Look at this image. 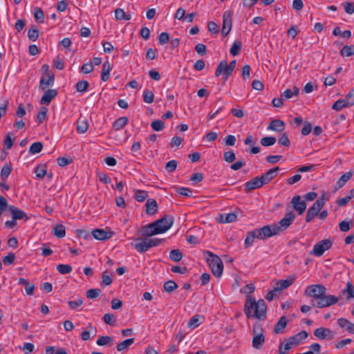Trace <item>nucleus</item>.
<instances>
[{"mask_svg":"<svg viewBox=\"0 0 354 354\" xmlns=\"http://www.w3.org/2000/svg\"><path fill=\"white\" fill-rule=\"evenodd\" d=\"M53 234L57 238H63L66 234L65 227L62 224L57 225L53 228Z\"/></svg>","mask_w":354,"mask_h":354,"instance_id":"nucleus-41","label":"nucleus"},{"mask_svg":"<svg viewBox=\"0 0 354 354\" xmlns=\"http://www.w3.org/2000/svg\"><path fill=\"white\" fill-rule=\"evenodd\" d=\"M337 323L341 328H346L349 333H354V324L345 318H339Z\"/></svg>","mask_w":354,"mask_h":354,"instance_id":"nucleus-30","label":"nucleus"},{"mask_svg":"<svg viewBox=\"0 0 354 354\" xmlns=\"http://www.w3.org/2000/svg\"><path fill=\"white\" fill-rule=\"evenodd\" d=\"M8 209L10 212L14 220L17 221L21 219L27 221L28 219L27 214L23 210L17 208V207L14 205H9Z\"/></svg>","mask_w":354,"mask_h":354,"instance_id":"nucleus-19","label":"nucleus"},{"mask_svg":"<svg viewBox=\"0 0 354 354\" xmlns=\"http://www.w3.org/2000/svg\"><path fill=\"white\" fill-rule=\"evenodd\" d=\"M203 256L209 267L211 268L212 274L216 277H220L223 271V264L221 258L208 250L203 251Z\"/></svg>","mask_w":354,"mask_h":354,"instance_id":"nucleus-2","label":"nucleus"},{"mask_svg":"<svg viewBox=\"0 0 354 354\" xmlns=\"http://www.w3.org/2000/svg\"><path fill=\"white\" fill-rule=\"evenodd\" d=\"M136 200L138 202H143L148 197V192L145 190L137 189L134 196Z\"/></svg>","mask_w":354,"mask_h":354,"instance_id":"nucleus-45","label":"nucleus"},{"mask_svg":"<svg viewBox=\"0 0 354 354\" xmlns=\"http://www.w3.org/2000/svg\"><path fill=\"white\" fill-rule=\"evenodd\" d=\"M43 148V145L40 142H35L32 143L29 149V153L30 154H36L39 153Z\"/></svg>","mask_w":354,"mask_h":354,"instance_id":"nucleus-47","label":"nucleus"},{"mask_svg":"<svg viewBox=\"0 0 354 354\" xmlns=\"http://www.w3.org/2000/svg\"><path fill=\"white\" fill-rule=\"evenodd\" d=\"M254 239H258L257 233L255 230L248 232L246 235V238L244 241L245 248H248L254 242Z\"/></svg>","mask_w":354,"mask_h":354,"instance_id":"nucleus-34","label":"nucleus"},{"mask_svg":"<svg viewBox=\"0 0 354 354\" xmlns=\"http://www.w3.org/2000/svg\"><path fill=\"white\" fill-rule=\"evenodd\" d=\"M326 292V288L322 284L310 285L306 287L304 293L306 296L315 299L317 301Z\"/></svg>","mask_w":354,"mask_h":354,"instance_id":"nucleus-5","label":"nucleus"},{"mask_svg":"<svg viewBox=\"0 0 354 354\" xmlns=\"http://www.w3.org/2000/svg\"><path fill=\"white\" fill-rule=\"evenodd\" d=\"M55 77L53 73H48L47 75H42L39 82V88L45 91L48 86H52L54 84Z\"/></svg>","mask_w":354,"mask_h":354,"instance_id":"nucleus-16","label":"nucleus"},{"mask_svg":"<svg viewBox=\"0 0 354 354\" xmlns=\"http://www.w3.org/2000/svg\"><path fill=\"white\" fill-rule=\"evenodd\" d=\"M112 68V65L109 61L104 62L102 69L101 71V79L103 82H106L110 77V71Z\"/></svg>","mask_w":354,"mask_h":354,"instance_id":"nucleus-27","label":"nucleus"},{"mask_svg":"<svg viewBox=\"0 0 354 354\" xmlns=\"http://www.w3.org/2000/svg\"><path fill=\"white\" fill-rule=\"evenodd\" d=\"M12 168L10 163L6 164L1 168V174H0V177H1V180L5 181L8 178V177L9 176V175L10 174V173L12 171Z\"/></svg>","mask_w":354,"mask_h":354,"instance_id":"nucleus-36","label":"nucleus"},{"mask_svg":"<svg viewBox=\"0 0 354 354\" xmlns=\"http://www.w3.org/2000/svg\"><path fill=\"white\" fill-rule=\"evenodd\" d=\"M146 214L148 215H153L158 211V203L155 199H148L145 204Z\"/></svg>","mask_w":354,"mask_h":354,"instance_id":"nucleus-25","label":"nucleus"},{"mask_svg":"<svg viewBox=\"0 0 354 354\" xmlns=\"http://www.w3.org/2000/svg\"><path fill=\"white\" fill-rule=\"evenodd\" d=\"M267 129L277 132H282L285 129V123L279 119L272 120Z\"/></svg>","mask_w":354,"mask_h":354,"instance_id":"nucleus-24","label":"nucleus"},{"mask_svg":"<svg viewBox=\"0 0 354 354\" xmlns=\"http://www.w3.org/2000/svg\"><path fill=\"white\" fill-rule=\"evenodd\" d=\"M285 344H281L279 348V354H288V351L292 347L291 344L287 340H284Z\"/></svg>","mask_w":354,"mask_h":354,"instance_id":"nucleus-60","label":"nucleus"},{"mask_svg":"<svg viewBox=\"0 0 354 354\" xmlns=\"http://www.w3.org/2000/svg\"><path fill=\"white\" fill-rule=\"evenodd\" d=\"M113 343V339L111 336H101L100 337L96 342V344L98 346H112Z\"/></svg>","mask_w":354,"mask_h":354,"instance_id":"nucleus-35","label":"nucleus"},{"mask_svg":"<svg viewBox=\"0 0 354 354\" xmlns=\"http://www.w3.org/2000/svg\"><path fill=\"white\" fill-rule=\"evenodd\" d=\"M344 100L347 103V106L349 107L354 105V88L351 90L346 95Z\"/></svg>","mask_w":354,"mask_h":354,"instance_id":"nucleus-63","label":"nucleus"},{"mask_svg":"<svg viewBox=\"0 0 354 354\" xmlns=\"http://www.w3.org/2000/svg\"><path fill=\"white\" fill-rule=\"evenodd\" d=\"M299 93V89L297 86H294L292 90L291 89H286L283 91V93L281 94V96L283 97L285 99H290L294 95H298Z\"/></svg>","mask_w":354,"mask_h":354,"instance_id":"nucleus-39","label":"nucleus"},{"mask_svg":"<svg viewBox=\"0 0 354 354\" xmlns=\"http://www.w3.org/2000/svg\"><path fill=\"white\" fill-rule=\"evenodd\" d=\"M47 111H48V109L44 106L41 107L39 109V111L37 115V119L39 124L42 123L43 121L46 119Z\"/></svg>","mask_w":354,"mask_h":354,"instance_id":"nucleus-58","label":"nucleus"},{"mask_svg":"<svg viewBox=\"0 0 354 354\" xmlns=\"http://www.w3.org/2000/svg\"><path fill=\"white\" fill-rule=\"evenodd\" d=\"M88 124L85 120L77 121V131L79 133H84L88 130Z\"/></svg>","mask_w":354,"mask_h":354,"instance_id":"nucleus-53","label":"nucleus"},{"mask_svg":"<svg viewBox=\"0 0 354 354\" xmlns=\"http://www.w3.org/2000/svg\"><path fill=\"white\" fill-rule=\"evenodd\" d=\"M34 18L36 21L43 23L44 21V12L40 8H35L34 10Z\"/></svg>","mask_w":354,"mask_h":354,"instance_id":"nucleus-50","label":"nucleus"},{"mask_svg":"<svg viewBox=\"0 0 354 354\" xmlns=\"http://www.w3.org/2000/svg\"><path fill=\"white\" fill-rule=\"evenodd\" d=\"M143 100L145 102L151 104L154 100V94L151 91L145 90L143 92Z\"/></svg>","mask_w":354,"mask_h":354,"instance_id":"nucleus-51","label":"nucleus"},{"mask_svg":"<svg viewBox=\"0 0 354 354\" xmlns=\"http://www.w3.org/2000/svg\"><path fill=\"white\" fill-rule=\"evenodd\" d=\"M178 285L174 281H168L164 283V290L167 292H171L177 289Z\"/></svg>","mask_w":354,"mask_h":354,"instance_id":"nucleus-54","label":"nucleus"},{"mask_svg":"<svg viewBox=\"0 0 354 354\" xmlns=\"http://www.w3.org/2000/svg\"><path fill=\"white\" fill-rule=\"evenodd\" d=\"M264 185L261 176H257L252 180L248 181L245 184V190L250 192L255 189L260 188Z\"/></svg>","mask_w":354,"mask_h":354,"instance_id":"nucleus-18","label":"nucleus"},{"mask_svg":"<svg viewBox=\"0 0 354 354\" xmlns=\"http://www.w3.org/2000/svg\"><path fill=\"white\" fill-rule=\"evenodd\" d=\"M223 159L227 162H232L236 159L235 153L232 150L226 151L223 153Z\"/></svg>","mask_w":354,"mask_h":354,"instance_id":"nucleus-64","label":"nucleus"},{"mask_svg":"<svg viewBox=\"0 0 354 354\" xmlns=\"http://www.w3.org/2000/svg\"><path fill=\"white\" fill-rule=\"evenodd\" d=\"M288 322L285 316L280 317L279 320L277 322L274 328V332L277 334L283 333L284 328L286 327Z\"/></svg>","mask_w":354,"mask_h":354,"instance_id":"nucleus-32","label":"nucleus"},{"mask_svg":"<svg viewBox=\"0 0 354 354\" xmlns=\"http://www.w3.org/2000/svg\"><path fill=\"white\" fill-rule=\"evenodd\" d=\"M101 293V290L99 288L90 289L86 292V297L90 299L97 298Z\"/></svg>","mask_w":354,"mask_h":354,"instance_id":"nucleus-61","label":"nucleus"},{"mask_svg":"<svg viewBox=\"0 0 354 354\" xmlns=\"http://www.w3.org/2000/svg\"><path fill=\"white\" fill-rule=\"evenodd\" d=\"M57 95V91L55 89L46 90L41 98V104L48 105L52 100Z\"/></svg>","mask_w":354,"mask_h":354,"instance_id":"nucleus-23","label":"nucleus"},{"mask_svg":"<svg viewBox=\"0 0 354 354\" xmlns=\"http://www.w3.org/2000/svg\"><path fill=\"white\" fill-rule=\"evenodd\" d=\"M241 49V43L240 41H234L230 49V53L233 56L237 55Z\"/></svg>","mask_w":354,"mask_h":354,"instance_id":"nucleus-55","label":"nucleus"},{"mask_svg":"<svg viewBox=\"0 0 354 354\" xmlns=\"http://www.w3.org/2000/svg\"><path fill=\"white\" fill-rule=\"evenodd\" d=\"M277 229L274 225H268L263 227L257 228L255 230L257 233L258 239L263 240L279 234Z\"/></svg>","mask_w":354,"mask_h":354,"instance_id":"nucleus-6","label":"nucleus"},{"mask_svg":"<svg viewBox=\"0 0 354 354\" xmlns=\"http://www.w3.org/2000/svg\"><path fill=\"white\" fill-rule=\"evenodd\" d=\"M279 169H280L279 167H275L269 169L265 174H262L261 178L263 184H268L272 180H273L277 176Z\"/></svg>","mask_w":354,"mask_h":354,"instance_id":"nucleus-21","label":"nucleus"},{"mask_svg":"<svg viewBox=\"0 0 354 354\" xmlns=\"http://www.w3.org/2000/svg\"><path fill=\"white\" fill-rule=\"evenodd\" d=\"M18 284L24 286L27 295H32L34 294L35 286L30 283L27 279L24 278H19L18 280Z\"/></svg>","mask_w":354,"mask_h":354,"instance_id":"nucleus-29","label":"nucleus"},{"mask_svg":"<svg viewBox=\"0 0 354 354\" xmlns=\"http://www.w3.org/2000/svg\"><path fill=\"white\" fill-rule=\"evenodd\" d=\"M169 258L174 262H179L183 258V253L178 249L172 250L170 251Z\"/></svg>","mask_w":354,"mask_h":354,"instance_id":"nucleus-40","label":"nucleus"},{"mask_svg":"<svg viewBox=\"0 0 354 354\" xmlns=\"http://www.w3.org/2000/svg\"><path fill=\"white\" fill-rule=\"evenodd\" d=\"M325 195L326 193L323 192L322 196H319L315 203L308 209L305 218L306 222H311L315 216H318L319 212L325 205Z\"/></svg>","mask_w":354,"mask_h":354,"instance_id":"nucleus-3","label":"nucleus"},{"mask_svg":"<svg viewBox=\"0 0 354 354\" xmlns=\"http://www.w3.org/2000/svg\"><path fill=\"white\" fill-rule=\"evenodd\" d=\"M252 333V347L255 349L261 348L265 343V336L263 333L262 328L261 327L257 328L256 326H254Z\"/></svg>","mask_w":354,"mask_h":354,"instance_id":"nucleus-8","label":"nucleus"},{"mask_svg":"<svg viewBox=\"0 0 354 354\" xmlns=\"http://www.w3.org/2000/svg\"><path fill=\"white\" fill-rule=\"evenodd\" d=\"M278 142L280 145L284 146V147H289L290 145V140L288 138V135L284 133L281 135L278 140Z\"/></svg>","mask_w":354,"mask_h":354,"instance_id":"nucleus-62","label":"nucleus"},{"mask_svg":"<svg viewBox=\"0 0 354 354\" xmlns=\"http://www.w3.org/2000/svg\"><path fill=\"white\" fill-rule=\"evenodd\" d=\"M277 141L276 138L269 136V137H263L261 139L260 143L261 145L264 147H270L273 145Z\"/></svg>","mask_w":354,"mask_h":354,"instance_id":"nucleus-48","label":"nucleus"},{"mask_svg":"<svg viewBox=\"0 0 354 354\" xmlns=\"http://www.w3.org/2000/svg\"><path fill=\"white\" fill-rule=\"evenodd\" d=\"M35 172L37 178H43L46 174V166L45 165L37 166Z\"/></svg>","mask_w":354,"mask_h":354,"instance_id":"nucleus-56","label":"nucleus"},{"mask_svg":"<svg viewBox=\"0 0 354 354\" xmlns=\"http://www.w3.org/2000/svg\"><path fill=\"white\" fill-rule=\"evenodd\" d=\"M332 241L327 239L317 242L313 247L310 254L317 257L322 256L324 252L329 250L332 246Z\"/></svg>","mask_w":354,"mask_h":354,"instance_id":"nucleus-7","label":"nucleus"},{"mask_svg":"<svg viewBox=\"0 0 354 354\" xmlns=\"http://www.w3.org/2000/svg\"><path fill=\"white\" fill-rule=\"evenodd\" d=\"M353 174L351 171L346 172L338 179L335 186V190L337 191L342 188L351 179Z\"/></svg>","mask_w":354,"mask_h":354,"instance_id":"nucleus-28","label":"nucleus"},{"mask_svg":"<svg viewBox=\"0 0 354 354\" xmlns=\"http://www.w3.org/2000/svg\"><path fill=\"white\" fill-rule=\"evenodd\" d=\"M314 335L319 339H332L334 338L335 333L329 328L319 327L314 330Z\"/></svg>","mask_w":354,"mask_h":354,"instance_id":"nucleus-12","label":"nucleus"},{"mask_svg":"<svg viewBox=\"0 0 354 354\" xmlns=\"http://www.w3.org/2000/svg\"><path fill=\"white\" fill-rule=\"evenodd\" d=\"M28 39L32 41H35L38 39L39 30L35 26H32V28L29 29L28 32Z\"/></svg>","mask_w":354,"mask_h":354,"instance_id":"nucleus-44","label":"nucleus"},{"mask_svg":"<svg viewBox=\"0 0 354 354\" xmlns=\"http://www.w3.org/2000/svg\"><path fill=\"white\" fill-rule=\"evenodd\" d=\"M89 83L86 80L79 81L76 85L75 88L77 92L84 93L88 90Z\"/></svg>","mask_w":354,"mask_h":354,"instance_id":"nucleus-42","label":"nucleus"},{"mask_svg":"<svg viewBox=\"0 0 354 354\" xmlns=\"http://www.w3.org/2000/svg\"><path fill=\"white\" fill-rule=\"evenodd\" d=\"M295 218V214L292 212H287L285 216L277 224L274 225L277 229L278 233L286 230L294 221Z\"/></svg>","mask_w":354,"mask_h":354,"instance_id":"nucleus-9","label":"nucleus"},{"mask_svg":"<svg viewBox=\"0 0 354 354\" xmlns=\"http://www.w3.org/2000/svg\"><path fill=\"white\" fill-rule=\"evenodd\" d=\"M151 128L156 131H162L165 127V123L160 120H156L151 124Z\"/></svg>","mask_w":354,"mask_h":354,"instance_id":"nucleus-59","label":"nucleus"},{"mask_svg":"<svg viewBox=\"0 0 354 354\" xmlns=\"http://www.w3.org/2000/svg\"><path fill=\"white\" fill-rule=\"evenodd\" d=\"M342 295H345L348 300L354 298V286L351 282L348 281L346 284V288L341 291Z\"/></svg>","mask_w":354,"mask_h":354,"instance_id":"nucleus-31","label":"nucleus"},{"mask_svg":"<svg viewBox=\"0 0 354 354\" xmlns=\"http://www.w3.org/2000/svg\"><path fill=\"white\" fill-rule=\"evenodd\" d=\"M160 220H162V223L158 224L160 229H163L164 227H168V230L171 228L174 223V218L171 215H165L164 217L161 218Z\"/></svg>","mask_w":354,"mask_h":354,"instance_id":"nucleus-33","label":"nucleus"},{"mask_svg":"<svg viewBox=\"0 0 354 354\" xmlns=\"http://www.w3.org/2000/svg\"><path fill=\"white\" fill-rule=\"evenodd\" d=\"M134 342V338H130L125 339L117 345V351H122L125 349H127L129 346H130Z\"/></svg>","mask_w":354,"mask_h":354,"instance_id":"nucleus-38","label":"nucleus"},{"mask_svg":"<svg viewBox=\"0 0 354 354\" xmlns=\"http://www.w3.org/2000/svg\"><path fill=\"white\" fill-rule=\"evenodd\" d=\"M175 190L177 194L183 196H190L192 194V189L187 187H176Z\"/></svg>","mask_w":354,"mask_h":354,"instance_id":"nucleus-52","label":"nucleus"},{"mask_svg":"<svg viewBox=\"0 0 354 354\" xmlns=\"http://www.w3.org/2000/svg\"><path fill=\"white\" fill-rule=\"evenodd\" d=\"M72 270V267L68 264H59L57 266V270L62 274H68Z\"/></svg>","mask_w":354,"mask_h":354,"instance_id":"nucleus-49","label":"nucleus"},{"mask_svg":"<svg viewBox=\"0 0 354 354\" xmlns=\"http://www.w3.org/2000/svg\"><path fill=\"white\" fill-rule=\"evenodd\" d=\"M127 122L128 118L127 117H120L114 122L113 127L115 130L118 131L122 129Z\"/></svg>","mask_w":354,"mask_h":354,"instance_id":"nucleus-37","label":"nucleus"},{"mask_svg":"<svg viewBox=\"0 0 354 354\" xmlns=\"http://www.w3.org/2000/svg\"><path fill=\"white\" fill-rule=\"evenodd\" d=\"M295 277L288 276L286 279L279 280L274 283V290L281 291L290 286L295 281Z\"/></svg>","mask_w":354,"mask_h":354,"instance_id":"nucleus-17","label":"nucleus"},{"mask_svg":"<svg viewBox=\"0 0 354 354\" xmlns=\"http://www.w3.org/2000/svg\"><path fill=\"white\" fill-rule=\"evenodd\" d=\"M349 106H347V103L344 100V99H339L337 100L332 106V109L335 111H340L344 108H348Z\"/></svg>","mask_w":354,"mask_h":354,"instance_id":"nucleus-43","label":"nucleus"},{"mask_svg":"<svg viewBox=\"0 0 354 354\" xmlns=\"http://www.w3.org/2000/svg\"><path fill=\"white\" fill-rule=\"evenodd\" d=\"M339 301V298L331 295H323L317 301L316 306L320 308H326L336 304Z\"/></svg>","mask_w":354,"mask_h":354,"instance_id":"nucleus-10","label":"nucleus"},{"mask_svg":"<svg viewBox=\"0 0 354 354\" xmlns=\"http://www.w3.org/2000/svg\"><path fill=\"white\" fill-rule=\"evenodd\" d=\"M134 241L136 243L133 245L136 250L140 253H145L150 247L149 245V243L147 239H141L139 238L135 239Z\"/></svg>","mask_w":354,"mask_h":354,"instance_id":"nucleus-22","label":"nucleus"},{"mask_svg":"<svg viewBox=\"0 0 354 354\" xmlns=\"http://www.w3.org/2000/svg\"><path fill=\"white\" fill-rule=\"evenodd\" d=\"M293 208L298 212L299 215H301L306 209V203L305 201H301L299 195L294 196L291 200Z\"/></svg>","mask_w":354,"mask_h":354,"instance_id":"nucleus-15","label":"nucleus"},{"mask_svg":"<svg viewBox=\"0 0 354 354\" xmlns=\"http://www.w3.org/2000/svg\"><path fill=\"white\" fill-rule=\"evenodd\" d=\"M342 57H350L354 55V46H344L340 50Z\"/></svg>","mask_w":354,"mask_h":354,"instance_id":"nucleus-46","label":"nucleus"},{"mask_svg":"<svg viewBox=\"0 0 354 354\" xmlns=\"http://www.w3.org/2000/svg\"><path fill=\"white\" fill-rule=\"evenodd\" d=\"M160 223H162V220H156L151 223L143 226L142 227V235L145 236H151L155 234L164 233L167 231L168 227H164L163 229L159 228L158 224Z\"/></svg>","mask_w":354,"mask_h":354,"instance_id":"nucleus-4","label":"nucleus"},{"mask_svg":"<svg viewBox=\"0 0 354 354\" xmlns=\"http://www.w3.org/2000/svg\"><path fill=\"white\" fill-rule=\"evenodd\" d=\"M232 21V12L226 10L223 15V27L221 34L223 37H226L231 30Z\"/></svg>","mask_w":354,"mask_h":354,"instance_id":"nucleus-11","label":"nucleus"},{"mask_svg":"<svg viewBox=\"0 0 354 354\" xmlns=\"http://www.w3.org/2000/svg\"><path fill=\"white\" fill-rule=\"evenodd\" d=\"M308 336V333L302 330L296 335L290 337L287 340L291 344L292 346L299 345L303 340L306 339Z\"/></svg>","mask_w":354,"mask_h":354,"instance_id":"nucleus-20","label":"nucleus"},{"mask_svg":"<svg viewBox=\"0 0 354 354\" xmlns=\"http://www.w3.org/2000/svg\"><path fill=\"white\" fill-rule=\"evenodd\" d=\"M237 218L236 214L234 213L220 214L217 220L222 223H228L234 222Z\"/></svg>","mask_w":354,"mask_h":354,"instance_id":"nucleus-26","label":"nucleus"},{"mask_svg":"<svg viewBox=\"0 0 354 354\" xmlns=\"http://www.w3.org/2000/svg\"><path fill=\"white\" fill-rule=\"evenodd\" d=\"M93 238L100 241H105L112 237L113 232L111 230H105L104 229H95L91 232Z\"/></svg>","mask_w":354,"mask_h":354,"instance_id":"nucleus-14","label":"nucleus"},{"mask_svg":"<svg viewBox=\"0 0 354 354\" xmlns=\"http://www.w3.org/2000/svg\"><path fill=\"white\" fill-rule=\"evenodd\" d=\"M267 306L262 299L256 301L251 295H247L244 312L248 318L264 320L266 317Z\"/></svg>","mask_w":354,"mask_h":354,"instance_id":"nucleus-1","label":"nucleus"},{"mask_svg":"<svg viewBox=\"0 0 354 354\" xmlns=\"http://www.w3.org/2000/svg\"><path fill=\"white\" fill-rule=\"evenodd\" d=\"M104 322L110 326H113L116 322V318L113 314L106 313L103 316Z\"/></svg>","mask_w":354,"mask_h":354,"instance_id":"nucleus-57","label":"nucleus"},{"mask_svg":"<svg viewBox=\"0 0 354 354\" xmlns=\"http://www.w3.org/2000/svg\"><path fill=\"white\" fill-rule=\"evenodd\" d=\"M232 73L229 69L227 62L225 60H223L218 64L215 71V75L216 77H219L221 75L223 74L225 80H227Z\"/></svg>","mask_w":354,"mask_h":354,"instance_id":"nucleus-13","label":"nucleus"}]
</instances>
